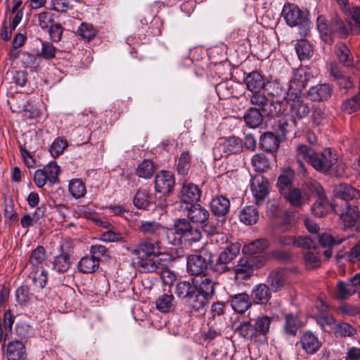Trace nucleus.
<instances>
[{
  "instance_id": "56",
  "label": "nucleus",
  "mask_w": 360,
  "mask_h": 360,
  "mask_svg": "<svg viewBox=\"0 0 360 360\" xmlns=\"http://www.w3.org/2000/svg\"><path fill=\"white\" fill-rule=\"evenodd\" d=\"M68 146V144L66 140L58 137L52 143L49 151L53 157L56 158L63 153Z\"/></svg>"
},
{
  "instance_id": "58",
  "label": "nucleus",
  "mask_w": 360,
  "mask_h": 360,
  "mask_svg": "<svg viewBox=\"0 0 360 360\" xmlns=\"http://www.w3.org/2000/svg\"><path fill=\"white\" fill-rule=\"evenodd\" d=\"M314 240V237L311 238L307 236H300L296 238L295 245L307 252L317 248Z\"/></svg>"
},
{
  "instance_id": "5",
  "label": "nucleus",
  "mask_w": 360,
  "mask_h": 360,
  "mask_svg": "<svg viewBox=\"0 0 360 360\" xmlns=\"http://www.w3.org/2000/svg\"><path fill=\"white\" fill-rule=\"evenodd\" d=\"M212 262V254L202 250L198 254L189 255L187 258V271L189 274L205 276Z\"/></svg>"
},
{
  "instance_id": "61",
  "label": "nucleus",
  "mask_w": 360,
  "mask_h": 360,
  "mask_svg": "<svg viewBox=\"0 0 360 360\" xmlns=\"http://www.w3.org/2000/svg\"><path fill=\"white\" fill-rule=\"evenodd\" d=\"M75 213L79 217L93 221L94 218L98 214L93 206L79 205L75 210Z\"/></svg>"
},
{
  "instance_id": "8",
  "label": "nucleus",
  "mask_w": 360,
  "mask_h": 360,
  "mask_svg": "<svg viewBox=\"0 0 360 360\" xmlns=\"http://www.w3.org/2000/svg\"><path fill=\"white\" fill-rule=\"evenodd\" d=\"M198 281L196 278H192L191 281H183L177 283L175 289V293L177 297L181 299H186L188 305L195 311H198V307H195L197 283Z\"/></svg>"
},
{
  "instance_id": "36",
  "label": "nucleus",
  "mask_w": 360,
  "mask_h": 360,
  "mask_svg": "<svg viewBox=\"0 0 360 360\" xmlns=\"http://www.w3.org/2000/svg\"><path fill=\"white\" fill-rule=\"evenodd\" d=\"M328 34L338 37H345L348 34V30L343 20L337 15L331 17L328 23Z\"/></svg>"
},
{
  "instance_id": "4",
  "label": "nucleus",
  "mask_w": 360,
  "mask_h": 360,
  "mask_svg": "<svg viewBox=\"0 0 360 360\" xmlns=\"http://www.w3.org/2000/svg\"><path fill=\"white\" fill-rule=\"evenodd\" d=\"M249 97L250 103L259 108L266 115L276 116L284 111V105L280 100L270 101L260 91L252 93Z\"/></svg>"
},
{
  "instance_id": "13",
  "label": "nucleus",
  "mask_w": 360,
  "mask_h": 360,
  "mask_svg": "<svg viewBox=\"0 0 360 360\" xmlns=\"http://www.w3.org/2000/svg\"><path fill=\"white\" fill-rule=\"evenodd\" d=\"M285 103H289L292 116L295 118L302 119L310 112L308 103L299 90L295 91V93H291Z\"/></svg>"
},
{
  "instance_id": "33",
  "label": "nucleus",
  "mask_w": 360,
  "mask_h": 360,
  "mask_svg": "<svg viewBox=\"0 0 360 360\" xmlns=\"http://www.w3.org/2000/svg\"><path fill=\"white\" fill-rule=\"evenodd\" d=\"M259 219V212L255 205H247L244 207L239 213L240 222L245 225L256 224Z\"/></svg>"
},
{
  "instance_id": "51",
  "label": "nucleus",
  "mask_w": 360,
  "mask_h": 360,
  "mask_svg": "<svg viewBox=\"0 0 360 360\" xmlns=\"http://www.w3.org/2000/svg\"><path fill=\"white\" fill-rule=\"evenodd\" d=\"M154 173V165L152 161L144 160L136 169V174L139 177L150 179Z\"/></svg>"
},
{
  "instance_id": "46",
  "label": "nucleus",
  "mask_w": 360,
  "mask_h": 360,
  "mask_svg": "<svg viewBox=\"0 0 360 360\" xmlns=\"http://www.w3.org/2000/svg\"><path fill=\"white\" fill-rule=\"evenodd\" d=\"M295 50L300 60H309L313 54L311 44L305 39H301L296 43Z\"/></svg>"
},
{
  "instance_id": "25",
  "label": "nucleus",
  "mask_w": 360,
  "mask_h": 360,
  "mask_svg": "<svg viewBox=\"0 0 360 360\" xmlns=\"http://www.w3.org/2000/svg\"><path fill=\"white\" fill-rule=\"evenodd\" d=\"M309 78L310 75L305 70L302 68L295 70L289 82L292 93L299 90L302 94V89L307 85Z\"/></svg>"
},
{
  "instance_id": "3",
  "label": "nucleus",
  "mask_w": 360,
  "mask_h": 360,
  "mask_svg": "<svg viewBox=\"0 0 360 360\" xmlns=\"http://www.w3.org/2000/svg\"><path fill=\"white\" fill-rule=\"evenodd\" d=\"M282 15L290 27H298L300 34H306L309 29L310 21L307 15L293 4H285Z\"/></svg>"
},
{
  "instance_id": "52",
  "label": "nucleus",
  "mask_w": 360,
  "mask_h": 360,
  "mask_svg": "<svg viewBox=\"0 0 360 360\" xmlns=\"http://www.w3.org/2000/svg\"><path fill=\"white\" fill-rule=\"evenodd\" d=\"M359 109H360V98L357 94L350 98L345 99L341 105V110L347 114L355 112Z\"/></svg>"
},
{
  "instance_id": "49",
  "label": "nucleus",
  "mask_w": 360,
  "mask_h": 360,
  "mask_svg": "<svg viewBox=\"0 0 360 360\" xmlns=\"http://www.w3.org/2000/svg\"><path fill=\"white\" fill-rule=\"evenodd\" d=\"M286 198L291 205L300 207L306 203L308 196L303 195L300 189L293 188L288 192Z\"/></svg>"
},
{
  "instance_id": "37",
  "label": "nucleus",
  "mask_w": 360,
  "mask_h": 360,
  "mask_svg": "<svg viewBox=\"0 0 360 360\" xmlns=\"http://www.w3.org/2000/svg\"><path fill=\"white\" fill-rule=\"evenodd\" d=\"M252 297L257 304L267 303L271 298L269 288L264 283L256 285L252 291Z\"/></svg>"
},
{
  "instance_id": "32",
  "label": "nucleus",
  "mask_w": 360,
  "mask_h": 360,
  "mask_svg": "<svg viewBox=\"0 0 360 360\" xmlns=\"http://www.w3.org/2000/svg\"><path fill=\"white\" fill-rule=\"evenodd\" d=\"M6 357L8 360H25L26 352L24 345L18 340L10 342L7 345Z\"/></svg>"
},
{
  "instance_id": "38",
  "label": "nucleus",
  "mask_w": 360,
  "mask_h": 360,
  "mask_svg": "<svg viewBox=\"0 0 360 360\" xmlns=\"http://www.w3.org/2000/svg\"><path fill=\"white\" fill-rule=\"evenodd\" d=\"M271 321L272 319L266 315L259 316L252 319L251 321L252 322L256 335L266 336L269 331Z\"/></svg>"
},
{
  "instance_id": "29",
  "label": "nucleus",
  "mask_w": 360,
  "mask_h": 360,
  "mask_svg": "<svg viewBox=\"0 0 360 360\" xmlns=\"http://www.w3.org/2000/svg\"><path fill=\"white\" fill-rule=\"evenodd\" d=\"M334 53L339 62L345 67L354 65V57L350 49L344 42H338L334 46Z\"/></svg>"
},
{
  "instance_id": "43",
  "label": "nucleus",
  "mask_w": 360,
  "mask_h": 360,
  "mask_svg": "<svg viewBox=\"0 0 360 360\" xmlns=\"http://www.w3.org/2000/svg\"><path fill=\"white\" fill-rule=\"evenodd\" d=\"M246 124L250 128L259 127L263 121V116L259 109L251 108L244 115Z\"/></svg>"
},
{
  "instance_id": "23",
  "label": "nucleus",
  "mask_w": 360,
  "mask_h": 360,
  "mask_svg": "<svg viewBox=\"0 0 360 360\" xmlns=\"http://www.w3.org/2000/svg\"><path fill=\"white\" fill-rule=\"evenodd\" d=\"M230 201L224 195H220L213 198L210 202V208L213 214L218 219L224 217L230 210Z\"/></svg>"
},
{
  "instance_id": "2",
  "label": "nucleus",
  "mask_w": 360,
  "mask_h": 360,
  "mask_svg": "<svg viewBox=\"0 0 360 360\" xmlns=\"http://www.w3.org/2000/svg\"><path fill=\"white\" fill-rule=\"evenodd\" d=\"M338 155L328 148L321 153H316L311 165L318 172L321 173L328 172L333 166L335 165V175L342 176L344 173L345 167L342 165H338Z\"/></svg>"
},
{
  "instance_id": "64",
  "label": "nucleus",
  "mask_w": 360,
  "mask_h": 360,
  "mask_svg": "<svg viewBox=\"0 0 360 360\" xmlns=\"http://www.w3.org/2000/svg\"><path fill=\"white\" fill-rule=\"evenodd\" d=\"M347 13L351 15V25L356 33H360V7L354 6L352 9L349 8Z\"/></svg>"
},
{
  "instance_id": "27",
  "label": "nucleus",
  "mask_w": 360,
  "mask_h": 360,
  "mask_svg": "<svg viewBox=\"0 0 360 360\" xmlns=\"http://www.w3.org/2000/svg\"><path fill=\"white\" fill-rule=\"evenodd\" d=\"M229 302L232 309L238 314L245 313L252 304L250 296L245 292L230 296Z\"/></svg>"
},
{
  "instance_id": "26",
  "label": "nucleus",
  "mask_w": 360,
  "mask_h": 360,
  "mask_svg": "<svg viewBox=\"0 0 360 360\" xmlns=\"http://www.w3.org/2000/svg\"><path fill=\"white\" fill-rule=\"evenodd\" d=\"M181 194L183 202L193 205L200 200L202 191L197 185L190 183L183 186Z\"/></svg>"
},
{
  "instance_id": "47",
  "label": "nucleus",
  "mask_w": 360,
  "mask_h": 360,
  "mask_svg": "<svg viewBox=\"0 0 360 360\" xmlns=\"http://www.w3.org/2000/svg\"><path fill=\"white\" fill-rule=\"evenodd\" d=\"M317 248H312L311 250L303 252L304 263L307 269H315L321 266V255Z\"/></svg>"
},
{
  "instance_id": "54",
  "label": "nucleus",
  "mask_w": 360,
  "mask_h": 360,
  "mask_svg": "<svg viewBox=\"0 0 360 360\" xmlns=\"http://www.w3.org/2000/svg\"><path fill=\"white\" fill-rule=\"evenodd\" d=\"M191 167V157L188 152H184L179 158L176 170L179 174L185 176L188 174Z\"/></svg>"
},
{
  "instance_id": "57",
  "label": "nucleus",
  "mask_w": 360,
  "mask_h": 360,
  "mask_svg": "<svg viewBox=\"0 0 360 360\" xmlns=\"http://www.w3.org/2000/svg\"><path fill=\"white\" fill-rule=\"evenodd\" d=\"M293 178L294 171L290 168L284 171L283 173L279 176L277 184L282 193L284 188L291 184Z\"/></svg>"
},
{
  "instance_id": "9",
  "label": "nucleus",
  "mask_w": 360,
  "mask_h": 360,
  "mask_svg": "<svg viewBox=\"0 0 360 360\" xmlns=\"http://www.w3.org/2000/svg\"><path fill=\"white\" fill-rule=\"evenodd\" d=\"M240 246L238 243H231L227 246L218 256L212 269L217 274H222L228 270V264L233 260L239 254Z\"/></svg>"
},
{
  "instance_id": "18",
  "label": "nucleus",
  "mask_w": 360,
  "mask_h": 360,
  "mask_svg": "<svg viewBox=\"0 0 360 360\" xmlns=\"http://www.w3.org/2000/svg\"><path fill=\"white\" fill-rule=\"evenodd\" d=\"M254 265L255 257H242L233 268L236 278L240 281L249 278L253 274Z\"/></svg>"
},
{
  "instance_id": "15",
  "label": "nucleus",
  "mask_w": 360,
  "mask_h": 360,
  "mask_svg": "<svg viewBox=\"0 0 360 360\" xmlns=\"http://www.w3.org/2000/svg\"><path fill=\"white\" fill-rule=\"evenodd\" d=\"M332 210L339 215L344 229L354 226L359 220V210L354 205L346 207H333Z\"/></svg>"
},
{
  "instance_id": "50",
  "label": "nucleus",
  "mask_w": 360,
  "mask_h": 360,
  "mask_svg": "<svg viewBox=\"0 0 360 360\" xmlns=\"http://www.w3.org/2000/svg\"><path fill=\"white\" fill-rule=\"evenodd\" d=\"M68 189L72 196L76 199L83 197L86 193L85 184L79 179H72L69 183Z\"/></svg>"
},
{
  "instance_id": "21",
  "label": "nucleus",
  "mask_w": 360,
  "mask_h": 360,
  "mask_svg": "<svg viewBox=\"0 0 360 360\" xmlns=\"http://www.w3.org/2000/svg\"><path fill=\"white\" fill-rule=\"evenodd\" d=\"M297 345H300L302 349L308 354H315L321 346L318 337L309 330L305 331L301 335Z\"/></svg>"
},
{
  "instance_id": "17",
  "label": "nucleus",
  "mask_w": 360,
  "mask_h": 360,
  "mask_svg": "<svg viewBox=\"0 0 360 360\" xmlns=\"http://www.w3.org/2000/svg\"><path fill=\"white\" fill-rule=\"evenodd\" d=\"M139 230L143 234L153 237V240H160L161 236L172 233L171 229L164 227L156 221H141Z\"/></svg>"
},
{
  "instance_id": "55",
  "label": "nucleus",
  "mask_w": 360,
  "mask_h": 360,
  "mask_svg": "<svg viewBox=\"0 0 360 360\" xmlns=\"http://www.w3.org/2000/svg\"><path fill=\"white\" fill-rule=\"evenodd\" d=\"M46 259V250L43 246L39 245L32 251L30 257V262L33 266L42 264Z\"/></svg>"
},
{
  "instance_id": "22",
  "label": "nucleus",
  "mask_w": 360,
  "mask_h": 360,
  "mask_svg": "<svg viewBox=\"0 0 360 360\" xmlns=\"http://www.w3.org/2000/svg\"><path fill=\"white\" fill-rule=\"evenodd\" d=\"M333 91V86L329 84H319L309 88L307 95L311 101H325L331 97Z\"/></svg>"
},
{
  "instance_id": "14",
  "label": "nucleus",
  "mask_w": 360,
  "mask_h": 360,
  "mask_svg": "<svg viewBox=\"0 0 360 360\" xmlns=\"http://www.w3.org/2000/svg\"><path fill=\"white\" fill-rule=\"evenodd\" d=\"M243 148V143L240 139L236 137L229 139H220L217 146L213 148L215 156L222 157L240 152Z\"/></svg>"
},
{
  "instance_id": "45",
  "label": "nucleus",
  "mask_w": 360,
  "mask_h": 360,
  "mask_svg": "<svg viewBox=\"0 0 360 360\" xmlns=\"http://www.w3.org/2000/svg\"><path fill=\"white\" fill-rule=\"evenodd\" d=\"M156 308L162 313H167L174 307V297L172 295L163 294L155 302Z\"/></svg>"
},
{
  "instance_id": "63",
  "label": "nucleus",
  "mask_w": 360,
  "mask_h": 360,
  "mask_svg": "<svg viewBox=\"0 0 360 360\" xmlns=\"http://www.w3.org/2000/svg\"><path fill=\"white\" fill-rule=\"evenodd\" d=\"M56 51V48L51 44L44 41L41 44V49L38 56L46 60H50L55 58Z\"/></svg>"
},
{
  "instance_id": "42",
  "label": "nucleus",
  "mask_w": 360,
  "mask_h": 360,
  "mask_svg": "<svg viewBox=\"0 0 360 360\" xmlns=\"http://www.w3.org/2000/svg\"><path fill=\"white\" fill-rule=\"evenodd\" d=\"M151 195L146 189H139L133 198V204L138 209L146 210L151 202Z\"/></svg>"
},
{
  "instance_id": "60",
  "label": "nucleus",
  "mask_w": 360,
  "mask_h": 360,
  "mask_svg": "<svg viewBox=\"0 0 360 360\" xmlns=\"http://www.w3.org/2000/svg\"><path fill=\"white\" fill-rule=\"evenodd\" d=\"M174 227L175 233L179 236L181 238H183L189 229H191V224L186 219H178L175 220Z\"/></svg>"
},
{
  "instance_id": "30",
  "label": "nucleus",
  "mask_w": 360,
  "mask_h": 360,
  "mask_svg": "<svg viewBox=\"0 0 360 360\" xmlns=\"http://www.w3.org/2000/svg\"><path fill=\"white\" fill-rule=\"evenodd\" d=\"M302 327V323L299 317L292 313L284 314V321L283 323V332L289 336H295L298 330Z\"/></svg>"
},
{
  "instance_id": "19",
  "label": "nucleus",
  "mask_w": 360,
  "mask_h": 360,
  "mask_svg": "<svg viewBox=\"0 0 360 360\" xmlns=\"http://www.w3.org/2000/svg\"><path fill=\"white\" fill-rule=\"evenodd\" d=\"M174 185L173 174L167 171H161L155 176V188L158 193L167 194L171 192Z\"/></svg>"
},
{
  "instance_id": "11",
  "label": "nucleus",
  "mask_w": 360,
  "mask_h": 360,
  "mask_svg": "<svg viewBox=\"0 0 360 360\" xmlns=\"http://www.w3.org/2000/svg\"><path fill=\"white\" fill-rule=\"evenodd\" d=\"M167 255L159 251L148 257L138 260V264L144 272H160L167 268Z\"/></svg>"
},
{
  "instance_id": "24",
  "label": "nucleus",
  "mask_w": 360,
  "mask_h": 360,
  "mask_svg": "<svg viewBox=\"0 0 360 360\" xmlns=\"http://www.w3.org/2000/svg\"><path fill=\"white\" fill-rule=\"evenodd\" d=\"M316 152L311 147L307 145H299L296 148V163L297 164L300 172L304 175L306 174V168L304 163L302 160L307 161L311 164Z\"/></svg>"
},
{
  "instance_id": "34",
  "label": "nucleus",
  "mask_w": 360,
  "mask_h": 360,
  "mask_svg": "<svg viewBox=\"0 0 360 360\" xmlns=\"http://www.w3.org/2000/svg\"><path fill=\"white\" fill-rule=\"evenodd\" d=\"M314 239L318 240L319 244L323 248H332L341 244L345 240V237H340L330 232L322 231L315 235Z\"/></svg>"
},
{
  "instance_id": "35",
  "label": "nucleus",
  "mask_w": 360,
  "mask_h": 360,
  "mask_svg": "<svg viewBox=\"0 0 360 360\" xmlns=\"http://www.w3.org/2000/svg\"><path fill=\"white\" fill-rule=\"evenodd\" d=\"M280 144V139L272 132H266L259 139L260 148L266 152L276 151Z\"/></svg>"
},
{
  "instance_id": "62",
  "label": "nucleus",
  "mask_w": 360,
  "mask_h": 360,
  "mask_svg": "<svg viewBox=\"0 0 360 360\" xmlns=\"http://www.w3.org/2000/svg\"><path fill=\"white\" fill-rule=\"evenodd\" d=\"M53 13L48 11H43L37 14V22L42 30H48L53 24Z\"/></svg>"
},
{
  "instance_id": "10",
  "label": "nucleus",
  "mask_w": 360,
  "mask_h": 360,
  "mask_svg": "<svg viewBox=\"0 0 360 360\" xmlns=\"http://www.w3.org/2000/svg\"><path fill=\"white\" fill-rule=\"evenodd\" d=\"M214 285V282L208 278H205L197 283V301L195 302V305L198 307V311L203 309L207 305L209 300L213 297ZM192 302L194 304V302Z\"/></svg>"
},
{
  "instance_id": "28",
  "label": "nucleus",
  "mask_w": 360,
  "mask_h": 360,
  "mask_svg": "<svg viewBox=\"0 0 360 360\" xmlns=\"http://www.w3.org/2000/svg\"><path fill=\"white\" fill-rule=\"evenodd\" d=\"M250 187L257 202L263 200L268 193V181L262 176H255L251 181Z\"/></svg>"
},
{
  "instance_id": "12",
  "label": "nucleus",
  "mask_w": 360,
  "mask_h": 360,
  "mask_svg": "<svg viewBox=\"0 0 360 360\" xmlns=\"http://www.w3.org/2000/svg\"><path fill=\"white\" fill-rule=\"evenodd\" d=\"M128 250L137 257L138 260L142 257H148L160 251V240H153L146 238L140 241L137 244L132 245L128 248Z\"/></svg>"
},
{
  "instance_id": "40",
  "label": "nucleus",
  "mask_w": 360,
  "mask_h": 360,
  "mask_svg": "<svg viewBox=\"0 0 360 360\" xmlns=\"http://www.w3.org/2000/svg\"><path fill=\"white\" fill-rule=\"evenodd\" d=\"M269 244L270 243L267 239L259 238L244 245L243 252L249 255L262 252L269 247Z\"/></svg>"
},
{
  "instance_id": "41",
  "label": "nucleus",
  "mask_w": 360,
  "mask_h": 360,
  "mask_svg": "<svg viewBox=\"0 0 360 360\" xmlns=\"http://www.w3.org/2000/svg\"><path fill=\"white\" fill-rule=\"evenodd\" d=\"M235 333L246 340L257 338L252 321H243L235 328Z\"/></svg>"
},
{
  "instance_id": "39",
  "label": "nucleus",
  "mask_w": 360,
  "mask_h": 360,
  "mask_svg": "<svg viewBox=\"0 0 360 360\" xmlns=\"http://www.w3.org/2000/svg\"><path fill=\"white\" fill-rule=\"evenodd\" d=\"M98 266L99 261L91 255L82 257L77 264L79 271L83 274H92L98 269Z\"/></svg>"
},
{
  "instance_id": "44",
  "label": "nucleus",
  "mask_w": 360,
  "mask_h": 360,
  "mask_svg": "<svg viewBox=\"0 0 360 360\" xmlns=\"http://www.w3.org/2000/svg\"><path fill=\"white\" fill-rule=\"evenodd\" d=\"M70 256L66 252H63L55 257L53 262V269L59 274L66 272L70 267Z\"/></svg>"
},
{
  "instance_id": "53",
  "label": "nucleus",
  "mask_w": 360,
  "mask_h": 360,
  "mask_svg": "<svg viewBox=\"0 0 360 360\" xmlns=\"http://www.w3.org/2000/svg\"><path fill=\"white\" fill-rule=\"evenodd\" d=\"M251 162L255 170L259 173L264 172L269 166V160L262 153L255 155Z\"/></svg>"
},
{
  "instance_id": "31",
  "label": "nucleus",
  "mask_w": 360,
  "mask_h": 360,
  "mask_svg": "<svg viewBox=\"0 0 360 360\" xmlns=\"http://www.w3.org/2000/svg\"><path fill=\"white\" fill-rule=\"evenodd\" d=\"M247 89L252 93L265 90L266 82H264L262 75L257 71L250 72L244 80Z\"/></svg>"
},
{
  "instance_id": "6",
  "label": "nucleus",
  "mask_w": 360,
  "mask_h": 360,
  "mask_svg": "<svg viewBox=\"0 0 360 360\" xmlns=\"http://www.w3.org/2000/svg\"><path fill=\"white\" fill-rule=\"evenodd\" d=\"M60 167L55 162H51L42 169L35 171L34 181L39 188H43L47 183L51 185L59 181Z\"/></svg>"
},
{
  "instance_id": "59",
  "label": "nucleus",
  "mask_w": 360,
  "mask_h": 360,
  "mask_svg": "<svg viewBox=\"0 0 360 360\" xmlns=\"http://www.w3.org/2000/svg\"><path fill=\"white\" fill-rule=\"evenodd\" d=\"M311 211L314 215L323 217L328 212V202L324 196L319 197L318 200L313 205Z\"/></svg>"
},
{
  "instance_id": "1",
  "label": "nucleus",
  "mask_w": 360,
  "mask_h": 360,
  "mask_svg": "<svg viewBox=\"0 0 360 360\" xmlns=\"http://www.w3.org/2000/svg\"><path fill=\"white\" fill-rule=\"evenodd\" d=\"M187 217L194 224H200L205 232L212 237L220 238L224 240L226 237L219 234V225L212 217H210V212L199 204L191 205L186 207ZM217 240V238H216Z\"/></svg>"
},
{
  "instance_id": "7",
  "label": "nucleus",
  "mask_w": 360,
  "mask_h": 360,
  "mask_svg": "<svg viewBox=\"0 0 360 360\" xmlns=\"http://www.w3.org/2000/svg\"><path fill=\"white\" fill-rule=\"evenodd\" d=\"M360 196L358 190L350 185L341 184L334 189V200L331 205L333 207H346L354 205L350 201L357 199Z\"/></svg>"
},
{
  "instance_id": "16",
  "label": "nucleus",
  "mask_w": 360,
  "mask_h": 360,
  "mask_svg": "<svg viewBox=\"0 0 360 360\" xmlns=\"http://www.w3.org/2000/svg\"><path fill=\"white\" fill-rule=\"evenodd\" d=\"M265 91L269 95L276 97V100H280L284 106L292 93L289 84H282L278 80L267 82Z\"/></svg>"
},
{
  "instance_id": "48",
  "label": "nucleus",
  "mask_w": 360,
  "mask_h": 360,
  "mask_svg": "<svg viewBox=\"0 0 360 360\" xmlns=\"http://www.w3.org/2000/svg\"><path fill=\"white\" fill-rule=\"evenodd\" d=\"M356 292V288L349 280L347 283L338 282L335 296L340 300H345L352 295Z\"/></svg>"
},
{
  "instance_id": "20",
  "label": "nucleus",
  "mask_w": 360,
  "mask_h": 360,
  "mask_svg": "<svg viewBox=\"0 0 360 360\" xmlns=\"http://www.w3.org/2000/svg\"><path fill=\"white\" fill-rule=\"evenodd\" d=\"M267 283L273 292L281 290L289 284L288 276L284 269H276L270 272Z\"/></svg>"
}]
</instances>
